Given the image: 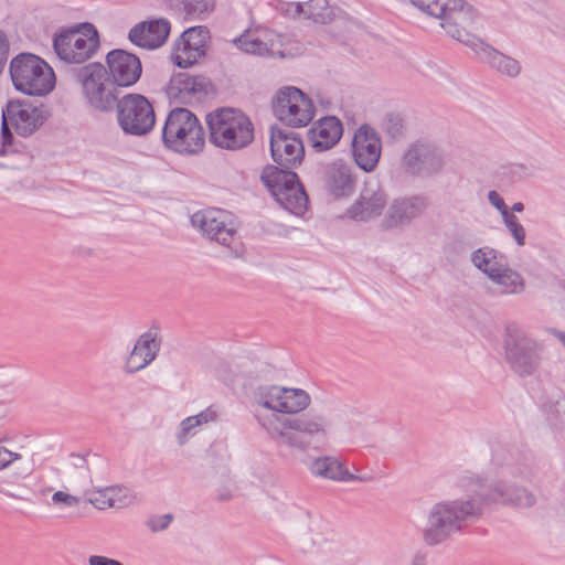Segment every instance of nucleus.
Returning a JSON list of instances; mask_svg holds the SVG:
<instances>
[{
  "mask_svg": "<svg viewBox=\"0 0 565 565\" xmlns=\"http://www.w3.org/2000/svg\"><path fill=\"white\" fill-rule=\"evenodd\" d=\"M508 475L520 479H530L532 476V467L529 463L518 467L508 466L502 471V477L489 484H486L479 476L467 473L460 478L459 487L463 492H469L476 497L480 503L481 514L483 513L484 507L492 503L519 508H530L534 505L536 502L535 495L525 488L510 483L505 479Z\"/></svg>",
  "mask_w": 565,
  "mask_h": 565,
  "instance_id": "nucleus-1",
  "label": "nucleus"
},
{
  "mask_svg": "<svg viewBox=\"0 0 565 565\" xmlns=\"http://www.w3.org/2000/svg\"><path fill=\"white\" fill-rule=\"evenodd\" d=\"M480 516V503L469 492L458 499L437 502L428 511L423 540L430 546L441 544Z\"/></svg>",
  "mask_w": 565,
  "mask_h": 565,
  "instance_id": "nucleus-2",
  "label": "nucleus"
},
{
  "mask_svg": "<svg viewBox=\"0 0 565 565\" xmlns=\"http://www.w3.org/2000/svg\"><path fill=\"white\" fill-rule=\"evenodd\" d=\"M427 15L439 19L440 26L452 39L475 50L482 40L472 33L478 18L475 8L463 0H409Z\"/></svg>",
  "mask_w": 565,
  "mask_h": 565,
  "instance_id": "nucleus-3",
  "label": "nucleus"
},
{
  "mask_svg": "<svg viewBox=\"0 0 565 565\" xmlns=\"http://www.w3.org/2000/svg\"><path fill=\"white\" fill-rule=\"evenodd\" d=\"M210 141L218 148L239 150L254 140V125L248 116L235 108H218L206 116Z\"/></svg>",
  "mask_w": 565,
  "mask_h": 565,
  "instance_id": "nucleus-4",
  "label": "nucleus"
},
{
  "mask_svg": "<svg viewBox=\"0 0 565 565\" xmlns=\"http://www.w3.org/2000/svg\"><path fill=\"white\" fill-rule=\"evenodd\" d=\"M72 79L82 87L88 105L100 113H111L119 102L118 86L99 62L70 70Z\"/></svg>",
  "mask_w": 565,
  "mask_h": 565,
  "instance_id": "nucleus-5",
  "label": "nucleus"
},
{
  "mask_svg": "<svg viewBox=\"0 0 565 565\" xmlns=\"http://www.w3.org/2000/svg\"><path fill=\"white\" fill-rule=\"evenodd\" d=\"M161 139L167 149L181 154L198 153L205 143L204 130L198 117L181 107L169 111L161 130Z\"/></svg>",
  "mask_w": 565,
  "mask_h": 565,
  "instance_id": "nucleus-6",
  "label": "nucleus"
},
{
  "mask_svg": "<svg viewBox=\"0 0 565 565\" xmlns=\"http://www.w3.org/2000/svg\"><path fill=\"white\" fill-rule=\"evenodd\" d=\"M10 76L14 87L30 96H44L55 85L53 70L39 56L21 53L10 63Z\"/></svg>",
  "mask_w": 565,
  "mask_h": 565,
  "instance_id": "nucleus-7",
  "label": "nucleus"
},
{
  "mask_svg": "<svg viewBox=\"0 0 565 565\" xmlns=\"http://www.w3.org/2000/svg\"><path fill=\"white\" fill-rule=\"evenodd\" d=\"M505 360L519 376L533 375L543 360V345L516 324L505 328Z\"/></svg>",
  "mask_w": 565,
  "mask_h": 565,
  "instance_id": "nucleus-8",
  "label": "nucleus"
},
{
  "mask_svg": "<svg viewBox=\"0 0 565 565\" xmlns=\"http://www.w3.org/2000/svg\"><path fill=\"white\" fill-rule=\"evenodd\" d=\"M99 47V35L92 23L62 30L53 39V49L66 64H84Z\"/></svg>",
  "mask_w": 565,
  "mask_h": 565,
  "instance_id": "nucleus-9",
  "label": "nucleus"
},
{
  "mask_svg": "<svg viewBox=\"0 0 565 565\" xmlns=\"http://www.w3.org/2000/svg\"><path fill=\"white\" fill-rule=\"evenodd\" d=\"M115 109L118 127L125 135L143 137L153 130L156 113L152 103L145 95L126 94Z\"/></svg>",
  "mask_w": 565,
  "mask_h": 565,
  "instance_id": "nucleus-10",
  "label": "nucleus"
},
{
  "mask_svg": "<svg viewBox=\"0 0 565 565\" xmlns=\"http://www.w3.org/2000/svg\"><path fill=\"white\" fill-rule=\"evenodd\" d=\"M308 173L333 199L350 198L355 191L356 175L353 168L342 159L316 162L308 168Z\"/></svg>",
  "mask_w": 565,
  "mask_h": 565,
  "instance_id": "nucleus-11",
  "label": "nucleus"
},
{
  "mask_svg": "<svg viewBox=\"0 0 565 565\" xmlns=\"http://www.w3.org/2000/svg\"><path fill=\"white\" fill-rule=\"evenodd\" d=\"M273 113L288 127H306L315 116L312 100L299 88L287 86L279 89L273 99Z\"/></svg>",
  "mask_w": 565,
  "mask_h": 565,
  "instance_id": "nucleus-12",
  "label": "nucleus"
},
{
  "mask_svg": "<svg viewBox=\"0 0 565 565\" xmlns=\"http://www.w3.org/2000/svg\"><path fill=\"white\" fill-rule=\"evenodd\" d=\"M446 164L444 151L434 143L416 141L404 151L399 168L412 178H431L440 173Z\"/></svg>",
  "mask_w": 565,
  "mask_h": 565,
  "instance_id": "nucleus-13",
  "label": "nucleus"
},
{
  "mask_svg": "<svg viewBox=\"0 0 565 565\" xmlns=\"http://www.w3.org/2000/svg\"><path fill=\"white\" fill-rule=\"evenodd\" d=\"M2 114L11 121V127L19 136L29 137L45 122L50 113L42 104L33 105L26 100L14 99L7 103Z\"/></svg>",
  "mask_w": 565,
  "mask_h": 565,
  "instance_id": "nucleus-14",
  "label": "nucleus"
},
{
  "mask_svg": "<svg viewBox=\"0 0 565 565\" xmlns=\"http://www.w3.org/2000/svg\"><path fill=\"white\" fill-rule=\"evenodd\" d=\"M209 39L210 31L204 25L191 26L183 31L173 45V63L181 68L194 65L205 55Z\"/></svg>",
  "mask_w": 565,
  "mask_h": 565,
  "instance_id": "nucleus-15",
  "label": "nucleus"
},
{
  "mask_svg": "<svg viewBox=\"0 0 565 565\" xmlns=\"http://www.w3.org/2000/svg\"><path fill=\"white\" fill-rule=\"evenodd\" d=\"M269 141L270 154L277 167L292 168L302 162L305 148L298 134L271 126Z\"/></svg>",
  "mask_w": 565,
  "mask_h": 565,
  "instance_id": "nucleus-16",
  "label": "nucleus"
},
{
  "mask_svg": "<svg viewBox=\"0 0 565 565\" xmlns=\"http://www.w3.org/2000/svg\"><path fill=\"white\" fill-rule=\"evenodd\" d=\"M424 195H409L394 199L381 221L383 230L402 228L419 218L428 207Z\"/></svg>",
  "mask_w": 565,
  "mask_h": 565,
  "instance_id": "nucleus-17",
  "label": "nucleus"
},
{
  "mask_svg": "<svg viewBox=\"0 0 565 565\" xmlns=\"http://www.w3.org/2000/svg\"><path fill=\"white\" fill-rule=\"evenodd\" d=\"M382 152L379 132L370 125H361L353 135L352 156L356 166L364 172H372L377 167Z\"/></svg>",
  "mask_w": 565,
  "mask_h": 565,
  "instance_id": "nucleus-18",
  "label": "nucleus"
},
{
  "mask_svg": "<svg viewBox=\"0 0 565 565\" xmlns=\"http://www.w3.org/2000/svg\"><path fill=\"white\" fill-rule=\"evenodd\" d=\"M387 205V193L377 181L366 182L358 199L347 210L348 216L356 222L377 218Z\"/></svg>",
  "mask_w": 565,
  "mask_h": 565,
  "instance_id": "nucleus-19",
  "label": "nucleus"
},
{
  "mask_svg": "<svg viewBox=\"0 0 565 565\" xmlns=\"http://www.w3.org/2000/svg\"><path fill=\"white\" fill-rule=\"evenodd\" d=\"M108 76L120 88H127L135 85L142 73L140 58L128 51L115 49L106 55V66Z\"/></svg>",
  "mask_w": 565,
  "mask_h": 565,
  "instance_id": "nucleus-20",
  "label": "nucleus"
},
{
  "mask_svg": "<svg viewBox=\"0 0 565 565\" xmlns=\"http://www.w3.org/2000/svg\"><path fill=\"white\" fill-rule=\"evenodd\" d=\"M193 226L200 228L210 239L221 245L230 246L236 236V231L225 220L221 210L198 211L191 216Z\"/></svg>",
  "mask_w": 565,
  "mask_h": 565,
  "instance_id": "nucleus-21",
  "label": "nucleus"
},
{
  "mask_svg": "<svg viewBox=\"0 0 565 565\" xmlns=\"http://www.w3.org/2000/svg\"><path fill=\"white\" fill-rule=\"evenodd\" d=\"M171 23L166 18L150 19L135 24L128 33L129 41L141 49L157 50L166 44Z\"/></svg>",
  "mask_w": 565,
  "mask_h": 565,
  "instance_id": "nucleus-22",
  "label": "nucleus"
},
{
  "mask_svg": "<svg viewBox=\"0 0 565 565\" xmlns=\"http://www.w3.org/2000/svg\"><path fill=\"white\" fill-rule=\"evenodd\" d=\"M343 126L335 116H326L315 122L307 132V141L316 152L333 148L341 139Z\"/></svg>",
  "mask_w": 565,
  "mask_h": 565,
  "instance_id": "nucleus-23",
  "label": "nucleus"
},
{
  "mask_svg": "<svg viewBox=\"0 0 565 565\" xmlns=\"http://www.w3.org/2000/svg\"><path fill=\"white\" fill-rule=\"evenodd\" d=\"M161 340L151 331L142 333L136 341L130 354L126 359L124 371L135 374L146 369L156 360L160 351Z\"/></svg>",
  "mask_w": 565,
  "mask_h": 565,
  "instance_id": "nucleus-24",
  "label": "nucleus"
},
{
  "mask_svg": "<svg viewBox=\"0 0 565 565\" xmlns=\"http://www.w3.org/2000/svg\"><path fill=\"white\" fill-rule=\"evenodd\" d=\"M210 82L204 76H192L180 72L174 74L166 86L170 99L179 103H189L192 97L206 95Z\"/></svg>",
  "mask_w": 565,
  "mask_h": 565,
  "instance_id": "nucleus-25",
  "label": "nucleus"
},
{
  "mask_svg": "<svg viewBox=\"0 0 565 565\" xmlns=\"http://www.w3.org/2000/svg\"><path fill=\"white\" fill-rule=\"evenodd\" d=\"M480 62L489 65L501 75L515 78L521 74L520 62L495 50L483 41L473 50Z\"/></svg>",
  "mask_w": 565,
  "mask_h": 565,
  "instance_id": "nucleus-26",
  "label": "nucleus"
},
{
  "mask_svg": "<svg viewBox=\"0 0 565 565\" xmlns=\"http://www.w3.org/2000/svg\"><path fill=\"white\" fill-rule=\"evenodd\" d=\"M308 469L313 476L330 479L333 481L365 482L371 480V477L351 473L339 459L330 456L316 458L315 460L308 463Z\"/></svg>",
  "mask_w": 565,
  "mask_h": 565,
  "instance_id": "nucleus-27",
  "label": "nucleus"
},
{
  "mask_svg": "<svg viewBox=\"0 0 565 565\" xmlns=\"http://www.w3.org/2000/svg\"><path fill=\"white\" fill-rule=\"evenodd\" d=\"M284 427L291 428L292 431L310 438H324L330 426V422L324 415L313 411L296 416H284Z\"/></svg>",
  "mask_w": 565,
  "mask_h": 565,
  "instance_id": "nucleus-28",
  "label": "nucleus"
},
{
  "mask_svg": "<svg viewBox=\"0 0 565 565\" xmlns=\"http://www.w3.org/2000/svg\"><path fill=\"white\" fill-rule=\"evenodd\" d=\"M284 419L285 418L281 415L262 414L258 411L256 412L257 423L268 433V435L274 440L280 441L290 448L306 450L308 447L307 443H305L297 435L291 434V428L284 427Z\"/></svg>",
  "mask_w": 565,
  "mask_h": 565,
  "instance_id": "nucleus-29",
  "label": "nucleus"
},
{
  "mask_svg": "<svg viewBox=\"0 0 565 565\" xmlns=\"http://www.w3.org/2000/svg\"><path fill=\"white\" fill-rule=\"evenodd\" d=\"M33 469L31 466L21 467L18 471L0 479V493L4 497L18 500L29 501L32 489L28 484Z\"/></svg>",
  "mask_w": 565,
  "mask_h": 565,
  "instance_id": "nucleus-30",
  "label": "nucleus"
},
{
  "mask_svg": "<svg viewBox=\"0 0 565 565\" xmlns=\"http://www.w3.org/2000/svg\"><path fill=\"white\" fill-rule=\"evenodd\" d=\"M281 387L274 384H263L257 386L252 396V406L254 407V417L256 418V412L262 414H276L280 415L281 408L279 403L281 402Z\"/></svg>",
  "mask_w": 565,
  "mask_h": 565,
  "instance_id": "nucleus-31",
  "label": "nucleus"
},
{
  "mask_svg": "<svg viewBox=\"0 0 565 565\" xmlns=\"http://www.w3.org/2000/svg\"><path fill=\"white\" fill-rule=\"evenodd\" d=\"M298 174L291 168L267 164L260 174V180L269 190L270 194L276 195L277 191L284 192L290 184L296 183Z\"/></svg>",
  "mask_w": 565,
  "mask_h": 565,
  "instance_id": "nucleus-32",
  "label": "nucleus"
},
{
  "mask_svg": "<svg viewBox=\"0 0 565 565\" xmlns=\"http://www.w3.org/2000/svg\"><path fill=\"white\" fill-rule=\"evenodd\" d=\"M274 199L287 211L292 213H300L306 209L308 203V196L302 186L299 178L296 180V183L288 186L284 192L280 190L277 191Z\"/></svg>",
  "mask_w": 565,
  "mask_h": 565,
  "instance_id": "nucleus-33",
  "label": "nucleus"
},
{
  "mask_svg": "<svg viewBox=\"0 0 565 565\" xmlns=\"http://www.w3.org/2000/svg\"><path fill=\"white\" fill-rule=\"evenodd\" d=\"M490 280L498 286L501 295H520L525 288L523 277L508 265L501 267L495 275H491Z\"/></svg>",
  "mask_w": 565,
  "mask_h": 565,
  "instance_id": "nucleus-34",
  "label": "nucleus"
},
{
  "mask_svg": "<svg viewBox=\"0 0 565 565\" xmlns=\"http://www.w3.org/2000/svg\"><path fill=\"white\" fill-rule=\"evenodd\" d=\"M311 403L310 395L302 388L281 387L280 414L296 416L308 408Z\"/></svg>",
  "mask_w": 565,
  "mask_h": 565,
  "instance_id": "nucleus-35",
  "label": "nucleus"
},
{
  "mask_svg": "<svg viewBox=\"0 0 565 565\" xmlns=\"http://www.w3.org/2000/svg\"><path fill=\"white\" fill-rule=\"evenodd\" d=\"M172 10L191 19H204L214 10V0H163Z\"/></svg>",
  "mask_w": 565,
  "mask_h": 565,
  "instance_id": "nucleus-36",
  "label": "nucleus"
},
{
  "mask_svg": "<svg viewBox=\"0 0 565 565\" xmlns=\"http://www.w3.org/2000/svg\"><path fill=\"white\" fill-rule=\"evenodd\" d=\"M472 264L489 279L495 275L505 264L498 257L497 250L489 247L478 248L471 254Z\"/></svg>",
  "mask_w": 565,
  "mask_h": 565,
  "instance_id": "nucleus-37",
  "label": "nucleus"
},
{
  "mask_svg": "<svg viewBox=\"0 0 565 565\" xmlns=\"http://www.w3.org/2000/svg\"><path fill=\"white\" fill-rule=\"evenodd\" d=\"M306 19L326 24L332 21L333 10L328 0H310L306 2Z\"/></svg>",
  "mask_w": 565,
  "mask_h": 565,
  "instance_id": "nucleus-38",
  "label": "nucleus"
},
{
  "mask_svg": "<svg viewBox=\"0 0 565 565\" xmlns=\"http://www.w3.org/2000/svg\"><path fill=\"white\" fill-rule=\"evenodd\" d=\"M234 43L245 53L264 56L269 53V49L259 38L245 32L234 40Z\"/></svg>",
  "mask_w": 565,
  "mask_h": 565,
  "instance_id": "nucleus-39",
  "label": "nucleus"
},
{
  "mask_svg": "<svg viewBox=\"0 0 565 565\" xmlns=\"http://www.w3.org/2000/svg\"><path fill=\"white\" fill-rule=\"evenodd\" d=\"M115 488H105L96 491L95 497L87 499V502L94 505L98 510H105L108 508H116V500L114 498Z\"/></svg>",
  "mask_w": 565,
  "mask_h": 565,
  "instance_id": "nucleus-40",
  "label": "nucleus"
},
{
  "mask_svg": "<svg viewBox=\"0 0 565 565\" xmlns=\"http://www.w3.org/2000/svg\"><path fill=\"white\" fill-rule=\"evenodd\" d=\"M503 218V222L509 230L510 234L513 236L515 243L518 246H524L525 245V228L524 226L519 222L518 217L509 213Z\"/></svg>",
  "mask_w": 565,
  "mask_h": 565,
  "instance_id": "nucleus-41",
  "label": "nucleus"
},
{
  "mask_svg": "<svg viewBox=\"0 0 565 565\" xmlns=\"http://www.w3.org/2000/svg\"><path fill=\"white\" fill-rule=\"evenodd\" d=\"M23 456L20 452L8 449L2 441H0V471L10 468L17 461H21Z\"/></svg>",
  "mask_w": 565,
  "mask_h": 565,
  "instance_id": "nucleus-42",
  "label": "nucleus"
},
{
  "mask_svg": "<svg viewBox=\"0 0 565 565\" xmlns=\"http://www.w3.org/2000/svg\"><path fill=\"white\" fill-rule=\"evenodd\" d=\"M172 520L173 515L170 513L162 515H152L147 520L146 525L149 527L151 532L156 533L166 530L170 525Z\"/></svg>",
  "mask_w": 565,
  "mask_h": 565,
  "instance_id": "nucleus-43",
  "label": "nucleus"
},
{
  "mask_svg": "<svg viewBox=\"0 0 565 565\" xmlns=\"http://www.w3.org/2000/svg\"><path fill=\"white\" fill-rule=\"evenodd\" d=\"M385 129L392 138H397L403 134V120L399 115L388 114L385 117Z\"/></svg>",
  "mask_w": 565,
  "mask_h": 565,
  "instance_id": "nucleus-44",
  "label": "nucleus"
},
{
  "mask_svg": "<svg viewBox=\"0 0 565 565\" xmlns=\"http://www.w3.org/2000/svg\"><path fill=\"white\" fill-rule=\"evenodd\" d=\"M10 127H11V121L7 120L6 115L2 114L0 156L7 154L8 153L7 147L12 145L13 136H12Z\"/></svg>",
  "mask_w": 565,
  "mask_h": 565,
  "instance_id": "nucleus-45",
  "label": "nucleus"
},
{
  "mask_svg": "<svg viewBox=\"0 0 565 565\" xmlns=\"http://www.w3.org/2000/svg\"><path fill=\"white\" fill-rule=\"evenodd\" d=\"M488 200L501 213L502 217H504L507 214L510 213L508 211V206H507L504 200L501 198V195L497 191H494V190L489 191Z\"/></svg>",
  "mask_w": 565,
  "mask_h": 565,
  "instance_id": "nucleus-46",
  "label": "nucleus"
},
{
  "mask_svg": "<svg viewBox=\"0 0 565 565\" xmlns=\"http://www.w3.org/2000/svg\"><path fill=\"white\" fill-rule=\"evenodd\" d=\"M193 419H194V423H196L198 427L203 425V424H207L210 422H213L216 419L217 417V413L216 411L214 409L213 406H210L207 408H205L204 411H202L201 413L192 416Z\"/></svg>",
  "mask_w": 565,
  "mask_h": 565,
  "instance_id": "nucleus-47",
  "label": "nucleus"
},
{
  "mask_svg": "<svg viewBox=\"0 0 565 565\" xmlns=\"http://www.w3.org/2000/svg\"><path fill=\"white\" fill-rule=\"evenodd\" d=\"M52 501L54 503H63L66 507H75L79 503V498L72 495L70 493L63 492V491H56L52 495Z\"/></svg>",
  "mask_w": 565,
  "mask_h": 565,
  "instance_id": "nucleus-48",
  "label": "nucleus"
},
{
  "mask_svg": "<svg viewBox=\"0 0 565 565\" xmlns=\"http://www.w3.org/2000/svg\"><path fill=\"white\" fill-rule=\"evenodd\" d=\"M198 427L196 423L192 416L184 418L180 424V434L178 435V439L180 444H183L185 437L191 433L192 429Z\"/></svg>",
  "mask_w": 565,
  "mask_h": 565,
  "instance_id": "nucleus-49",
  "label": "nucleus"
},
{
  "mask_svg": "<svg viewBox=\"0 0 565 565\" xmlns=\"http://www.w3.org/2000/svg\"><path fill=\"white\" fill-rule=\"evenodd\" d=\"M9 55V41L7 35L0 31V74L3 72Z\"/></svg>",
  "mask_w": 565,
  "mask_h": 565,
  "instance_id": "nucleus-50",
  "label": "nucleus"
},
{
  "mask_svg": "<svg viewBox=\"0 0 565 565\" xmlns=\"http://www.w3.org/2000/svg\"><path fill=\"white\" fill-rule=\"evenodd\" d=\"M88 565H124L121 562L102 555H90L88 557Z\"/></svg>",
  "mask_w": 565,
  "mask_h": 565,
  "instance_id": "nucleus-51",
  "label": "nucleus"
},
{
  "mask_svg": "<svg viewBox=\"0 0 565 565\" xmlns=\"http://www.w3.org/2000/svg\"><path fill=\"white\" fill-rule=\"evenodd\" d=\"M295 14L296 15H303L306 18V3L296 2L295 3Z\"/></svg>",
  "mask_w": 565,
  "mask_h": 565,
  "instance_id": "nucleus-52",
  "label": "nucleus"
},
{
  "mask_svg": "<svg viewBox=\"0 0 565 565\" xmlns=\"http://www.w3.org/2000/svg\"><path fill=\"white\" fill-rule=\"evenodd\" d=\"M551 333L558 339V341L564 345L565 348V331H561L557 329H552Z\"/></svg>",
  "mask_w": 565,
  "mask_h": 565,
  "instance_id": "nucleus-53",
  "label": "nucleus"
},
{
  "mask_svg": "<svg viewBox=\"0 0 565 565\" xmlns=\"http://www.w3.org/2000/svg\"><path fill=\"white\" fill-rule=\"evenodd\" d=\"M76 459H77V462L75 463V466L77 468H86L87 469V461L85 459V457L83 456H76Z\"/></svg>",
  "mask_w": 565,
  "mask_h": 565,
  "instance_id": "nucleus-54",
  "label": "nucleus"
},
{
  "mask_svg": "<svg viewBox=\"0 0 565 565\" xmlns=\"http://www.w3.org/2000/svg\"><path fill=\"white\" fill-rule=\"evenodd\" d=\"M511 210H512L513 212H518V213L523 212V210H524V204H523L522 202H515V203L512 205Z\"/></svg>",
  "mask_w": 565,
  "mask_h": 565,
  "instance_id": "nucleus-55",
  "label": "nucleus"
},
{
  "mask_svg": "<svg viewBox=\"0 0 565 565\" xmlns=\"http://www.w3.org/2000/svg\"><path fill=\"white\" fill-rule=\"evenodd\" d=\"M412 565H425V557L424 556L415 557Z\"/></svg>",
  "mask_w": 565,
  "mask_h": 565,
  "instance_id": "nucleus-56",
  "label": "nucleus"
},
{
  "mask_svg": "<svg viewBox=\"0 0 565 565\" xmlns=\"http://www.w3.org/2000/svg\"><path fill=\"white\" fill-rule=\"evenodd\" d=\"M7 414V408H6V405L0 402V419H2Z\"/></svg>",
  "mask_w": 565,
  "mask_h": 565,
  "instance_id": "nucleus-57",
  "label": "nucleus"
},
{
  "mask_svg": "<svg viewBox=\"0 0 565 565\" xmlns=\"http://www.w3.org/2000/svg\"><path fill=\"white\" fill-rule=\"evenodd\" d=\"M558 287L565 290V280H558Z\"/></svg>",
  "mask_w": 565,
  "mask_h": 565,
  "instance_id": "nucleus-58",
  "label": "nucleus"
},
{
  "mask_svg": "<svg viewBox=\"0 0 565 565\" xmlns=\"http://www.w3.org/2000/svg\"><path fill=\"white\" fill-rule=\"evenodd\" d=\"M563 404H565V398H563L562 401H557L556 403L558 407L563 406Z\"/></svg>",
  "mask_w": 565,
  "mask_h": 565,
  "instance_id": "nucleus-59",
  "label": "nucleus"
},
{
  "mask_svg": "<svg viewBox=\"0 0 565 565\" xmlns=\"http://www.w3.org/2000/svg\"><path fill=\"white\" fill-rule=\"evenodd\" d=\"M228 498H230V497H227V495H226V497H222L221 499H222V500H227Z\"/></svg>",
  "mask_w": 565,
  "mask_h": 565,
  "instance_id": "nucleus-60",
  "label": "nucleus"
}]
</instances>
